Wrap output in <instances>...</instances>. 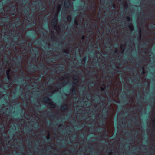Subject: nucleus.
<instances>
[{"instance_id":"48","label":"nucleus","mask_w":155,"mask_h":155,"mask_svg":"<svg viewBox=\"0 0 155 155\" xmlns=\"http://www.w3.org/2000/svg\"><path fill=\"white\" fill-rule=\"evenodd\" d=\"M151 100L153 101H154V98H151Z\"/></svg>"},{"instance_id":"62","label":"nucleus","mask_w":155,"mask_h":155,"mask_svg":"<svg viewBox=\"0 0 155 155\" xmlns=\"http://www.w3.org/2000/svg\"><path fill=\"white\" fill-rule=\"evenodd\" d=\"M22 78L24 79L25 78V77L24 76H22Z\"/></svg>"},{"instance_id":"23","label":"nucleus","mask_w":155,"mask_h":155,"mask_svg":"<svg viewBox=\"0 0 155 155\" xmlns=\"http://www.w3.org/2000/svg\"><path fill=\"white\" fill-rule=\"evenodd\" d=\"M125 132L126 134H129L131 133V131L130 130H127Z\"/></svg>"},{"instance_id":"41","label":"nucleus","mask_w":155,"mask_h":155,"mask_svg":"<svg viewBox=\"0 0 155 155\" xmlns=\"http://www.w3.org/2000/svg\"><path fill=\"white\" fill-rule=\"evenodd\" d=\"M14 38L16 39V40H17L18 39V38L17 36H14Z\"/></svg>"},{"instance_id":"8","label":"nucleus","mask_w":155,"mask_h":155,"mask_svg":"<svg viewBox=\"0 0 155 155\" xmlns=\"http://www.w3.org/2000/svg\"><path fill=\"white\" fill-rule=\"evenodd\" d=\"M74 84L73 85V88L72 90V93L74 94H76V91L75 90V86H76V83L74 82Z\"/></svg>"},{"instance_id":"32","label":"nucleus","mask_w":155,"mask_h":155,"mask_svg":"<svg viewBox=\"0 0 155 155\" xmlns=\"http://www.w3.org/2000/svg\"><path fill=\"white\" fill-rule=\"evenodd\" d=\"M28 45L31 48L32 47V45L31 43H28Z\"/></svg>"},{"instance_id":"12","label":"nucleus","mask_w":155,"mask_h":155,"mask_svg":"<svg viewBox=\"0 0 155 155\" xmlns=\"http://www.w3.org/2000/svg\"><path fill=\"white\" fill-rule=\"evenodd\" d=\"M68 107V106L67 105H63L61 106V110H65L67 109Z\"/></svg>"},{"instance_id":"33","label":"nucleus","mask_w":155,"mask_h":155,"mask_svg":"<svg viewBox=\"0 0 155 155\" xmlns=\"http://www.w3.org/2000/svg\"><path fill=\"white\" fill-rule=\"evenodd\" d=\"M94 64H97V63H98V64H99V62L98 61H94Z\"/></svg>"},{"instance_id":"15","label":"nucleus","mask_w":155,"mask_h":155,"mask_svg":"<svg viewBox=\"0 0 155 155\" xmlns=\"http://www.w3.org/2000/svg\"><path fill=\"white\" fill-rule=\"evenodd\" d=\"M41 40H38V39H37L35 41V43L36 44H37L38 45H39L41 43Z\"/></svg>"},{"instance_id":"28","label":"nucleus","mask_w":155,"mask_h":155,"mask_svg":"<svg viewBox=\"0 0 155 155\" xmlns=\"http://www.w3.org/2000/svg\"><path fill=\"white\" fill-rule=\"evenodd\" d=\"M68 19V21H70L71 20V17L70 16H68L67 17Z\"/></svg>"},{"instance_id":"50","label":"nucleus","mask_w":155,"mask_h":155,"mask_svg":"<svg viewBox=\"0 0 155 155\" xmlns=\"http://www.w3.org/2000/svg\"><path fill=\"white\" fill-rule=\"evenodd\" d=\"M84 38H85V36H84V35H83V36H82V39H83Z\"/></svg>"},{"instance_id":"17","label":"nucleus","mask_w":155,"mask_h":155,"mask_svg":"<svg viewBox=\"0 0 155 155\" xmlns=\"http://www.w3.org/2000/svg\"><path fill=\"white\" fill-rule=\"evenodd\" d=\"M107 100L110 103H112L114 101V100L111 97L108 98Z\"/></svg>"},{"instance_id":"3","label":"nucleus","mask_w":155,"mask_h":155,"mask_svg":"<svg viewBox=\"0 0 155 155\" xmlns=\"http://www.w3.org/2000/svg\"><path fill=\"white\" fill-rule=\"evenodd\" d=\"M43 101L46 103H49V104H50L51 107L53 106L55 107L56 105L54 104H53L52 103L50 102V99L47 97H45L43 99Z\"/></svg>"},{"instance_id":"25","label":"nucleus","mask_w":155,"mask_h":155,"mask_svg":"<svg viewBox=\"0 0 155 155\" xmlns=\"http://www.w3.org/2000/svg\"><path fill=\"white\" fill-rule=\"evenodd\" d=\"M48 114V116L51 117H54V115L53 114H50L49 113Z\"/></svg>"},{"instance_id":"58","label":"nucleus","mask_w":155,"mask_h":155,"mask_svg":"<svg viewBox=\"0 0 155 155\" xmlns=\"http://www.w3.org/2000/svg\"><path fill=\"white\" fill-rule=\"evenodd\" d=\"M139 38L140 39H141V36L140 35V36H139Z\"/></svg>"},{"instance_id":"16","label":"nucleus","mask_w":155,"mask_h":155,"mask_svg":"<svg viewBox=\"0 0 155 155\" xmlns=\"http://www.w3.org/2000/svg\"><path fill=\"white\" fill-rule=\"evenodd\" d=\"M10 71V70H8L7 71V76L8 80H9L10 79V76L9 75Z\"/></svg>"},{"instance_id":"19","label":"nucleus","mask_w":155,"mask_h":155,"mask_svg":"<svg viewBox=\"0 0 155 155\" xmlns=\"http://www.w3.org/2000/svg\"><path fill=\"white\" fill-rule=\"evenodd\" d=\"M56 59H57L55 57H53L51 59L50 61L52 62H54V61H55Z\"/></svg>"},{"instance_id":"24","label":"nucleus","mask_w":155,"mask_h":155,"mask_svg":"<svg viewBox=\"0 0 155 155\" xmlns=\"http://www.w3.org/2000/svg\"><path fill=\"white\" fill-rule=\"evenodd\" d=\"M7 19H4L3 20V21L4 22H7L9 20V17L8 16H7Z\"/></svg>"},{"instance_id":"18","label":"nucleus","mask_w":155,"mask_h":155,"mask_svg":"<svg viewBox=\"0 0 155 155\" xmlns=\"http://www.w3.org/2000/svg\"><path fill=\"white\" fill-rule=\"evenodd\" d=\"M58 68V70L59 71H63L64 69V67L63 66H59Z\"/></svg>"},{"instance_id":"35","label":"nucleus","mask_w":155,"mask_h":155,"mask_svg":"<svg viewBox=\"0 0 155 155\" xmlns=\"http://www.w3.org/2000/svg\"><path fill=\"white\" fill-rule=\"evenodd\" d=\"M150 26L152 27V28H155V25H151Z\"/></svg>"},{"instance_id":"1","label":"nucleus","mask_w":155,"mask_h":155,"mask_svg":"<svg viewBox=\"0 0 155 155\" xmlns=\"http://www.w3.org/2000/svg\"><path fill=\"white\" fill-rule=\"evenodd\" d=\"M108 107H107L103 112V114L102 117V119L100 121L101 124L103 125L106 120L108 113Z\"/></svg>"},{"instance_id":"49","label":"nucleus","mask_w":155,"mask_h":155,"mask_svg":"<svg viewBox=\"0 0 155 155\" xmlns=\"http://www.w3.org/2000/svg\"><path fill=\"white\" fill-rule=\"evenodd\" d=\"M97 137L101 138L102 137V136L101 135H99L97 136Z\"/></svg>"},{"instance_id":"40","label":"nucleus","mask_w":155,"mask_h":155,"mask_svg":"<svg viewBox=\"0 0 155 155\" xmlns=\"http://www.w3.org/2000/svg\"><path fill=\"white\" fill-rule=\"evenodd\" d=\"M2 47L1 48H2V50H4V48H5V46H3L2 45Z\"/></svg>"},{"instance_id":"31","label":"nucleus","mask_w":155,"mask_h":155,"mask_svg":"<svg viewBox=\"0 0 155 155\" xmlns=\"http://www.w3.org/2000/svg\"><path fill=\"white\" fill-rule=\"evenodd\" d=\"M118 49L117 48H115L114 50V52L115 53H117L118 52Z\"/></svg>"},{"instance_id":"53","label":"nucleus","mask_w":155,"mask_h":155,"mask_svg":"<svg viewBox=\"0 0 155 155\" xmlns=\"http://www.w3.org/2000/svg\"><path fill=\"white\" fill-rule=\"evenodd\" d=\"M18 44H19V45H21L22 44V43H21L20 42V41H19L18 42Z\"/></svg>"},{"instance_id":"38","label":"nucleus","mask_w":155,"mask_h":155,"mask_svg":"<svg viewBox=\"0 0 155 155\" xmlns=\"http://www.w3.org/2000/svg\"><path fill=\"white\" fill-rule=\"evenodd\" d=\"M148 45V44H147V42H146L144 43V44H143L142 45V46H145V45Z\"/></svg>"},{"instance_id":"55","label":"nucleus","mask_w":155,"mask_h":155,"mask_svg":"<svg viewBox=\"0 0 155 155\" xmlns=\"http://www.w3.org/2000/svg\"><path fill=\"white\" fill-rule=\"evenodd\" d=\"M109 2L111 3H112L113 2V1L112 0H110L109 1Z\"/></svg>"},{"instance_id":"51","label":"nucleus","mask_w":155,"mask_h":155,"mask_svg":"<svg viewBox=\"0 0 155 155\" xmlns=\"http://www.w3.org/2000/svg\"><path fill=\"white\" fill-rule=\"evenodd\" d=\"M112 6L114 8H115V6L114 4H112Z\"/></svg>"},{"instance_id":"27","label":"nucleus","mask_w":155,"mask_h":155,"mask_svg":"<svg viewBox=\"0 0 155 155\" xmlns=\"http://www.w3.org/2000/svg\"><path fill=\"white\" fill-rule=\"evenodd\" d=\"M126 18L128 21H130L131 19L130 17L129 16H127Z\"/></svg>"},{"instance_id":"2","label":"nucleus","mask_w":155,"mask_h":155,"mask_svg":"<svg viewBox=\"0 0 155 155\" xmlns=\"http://www.w3.org/2000/svg\"><path fill=\"white\" fill-rule=\"evenodd\" d=\"M22 55H20L19 56L17 60L15 61L16 64L18 66H21L22 62Z\"/></svg>"},{"instance_id":"13","label":"nucleus","mask_w":155,"mask_h":155,"mask_svg":"<svg viewBox=\"0 0 155 155\" xmlns=\"http://www.w3.org/2000/svg\"><path fill=\"white\" fill-rule=\"evenodd\" d=\"M58 145L61 148L65 147H66L65 143H59Z\"/></svg>"},{"instance_id":"21","label":"nucleus","mask_w":155,"mask_h":155,"mask_svg":"<svg viewBox=\"0 0 155 155\" xmlns=\"http://www.w3.org/2000/svg\"><path fill=\"white\" fill-rule=\"evenodd\" d=\"M38 4L39 5H44V4L42 3L41 0H39L38 2Z\"/></svg>"},{"instance_id":"5","label":"nucleus","mask_w":155,"mask_h":155,"mask_svg":"<svg viewBox=\"0 0 155 155\" xmlns=\"http://www.w3.org/2000/svg\"><path fill=\"white\" fill-rule=\"evenodd\" d=\"M17 141L21 144V145L18 146L17 148H19V149H21L22 151L24 150V146L22 144L23 141L21 140H20L18 139H17Z\"/></svg>"},{"instance_id":"10","label":"nucleus","mask_w":155,"mask_h":155,"mask_svg":"<svg viewBox=\"0 0 155 155\" xmlns=\"http://www.w3.org/2000/svg\"><path fill=\"white\" fill-rule=\"evenodd\" d=\"M57 18H54L52 21L51 23V25L54 26H56V25L57 24Z\"/></svg>"},{"instance_id":"52","label":"nucleus","mask_w":155,"mask_h":155,"mask_svg":"<svg viewBox=\"0 0 155 155\" xmlns=\"http://www.w3.org/2000/svg\"><path fill=\"white\" fill-rule=\"evenodd\" d=\"M8 59H6V60H5V62H8Z\"/></svg>"},{"instance_id":"56","label":"nucleus","mask_w":155,"mask_h":155,"mask_svg":"<svg viewBox=\"0 0 155 155\" xmlns=\"http://www.w3.org/2000/svg\"><path fill=\"white\" fill-rule=\"evenodd\" d=\"M53 123H50V124H49V125H51V126H53Z\"/></svg>"},{"instance_id":"20","label":"nucleus","mask_w":155,"mask_h":155,"mask_svg":"<svg viewBox=\"0 0 155 155\" xmlns=\"http://www.w3.org/2000/svg\"><path fill=\"white\" fill-rule=\"evenodd\" d=\"M18 1L21 2H23L24 4H26L28 0H25L24 1H23V0H18Z\"/></svg>"},{"instance_id":"60","label":"nucleus","mask_w":155,"mask_h":155,"mask_svg":"<svg viewBox=\"0 0 155 155\" xmlns=\"http://www.w3.org/2000/svg\"><path fill=\"white\" fill-rule=\"evenodd\" d=\"M21 73H22V74H24V71H21Z\"/></svg>"},{"instance_id":"29","label":"nucleus","mask_w":155,"mask_h":155,"mask_svg":"<svg viewBox=\"0 0 155 155\" xmlns=\"http://www.w3.org/2000/svg\"><path fill=\"white\" fill-rule=\"evenodd\" d=\"M40 67H41L42 68H43L45 67V65L42 63H41V64L40 65Z\"/></svg>"},{"instance_id":"64","label":"nucleus","mask_w":155,"mask_h":155,"mask_svg":"<svg viewBox=\"0 0 155 155\" xmlns=\"http://www.w3.org/2000/svg\"><path fill=\"white\" fill-rule=\"evenodd\" d=\"M29 155H33V154L32 153H31Z\"/></svg>"},{"instance_id":"39","label":"nucleus","mask_w":155,"mask_h":155,"mask_svg":"<svg viewBox=\"0 0 155 155\" xmlns=\"http://www.w3.org/2000/svg\"><path fill=\"white\" fill-rule=\"evenodd\" d=\"M93 155H99V154L97 152H96L94 153Z\"/></svg>"},{"instance_id":"57","label":"nucleus","mask_w":155,"mask_h":155,"mask_svg":"<svg viewBox=\"0 0 155 155\" xmlns=\"http://www.w3.org/2000/svg\"><path fill=\"white\" fill-rule=\"evenodd\" d=\"M7 148H8V147H5V148H4V150H7Z\"/></svg>"},{"instance_id":"36","label":"nucleus","mask_w":155,"mask_h":155,"mask_svg":"<svg viewBox=\"0 0 155 155\" xmlns=\"http://www.w3.org/2000/svg\"><path fill=\"white\" fill-rule=\"evenodd\" d=\"M5 68H3V70L2 71V72L4 73L5 72Z\"/></svg>"},{"instance_id":"9","label":"nucleus","mask_w":155,"mask_h":155,"mask_svg":"<svg viewBox=\"0 0 155 155\" xmlns=\"http://www.w3.org/2000/svg\"><path fill=\"white\" fill-rule=\"evenodd\" d=\"M31 53L32 54H34L36 55H38L39 54V53L38 50L36 49H33L31 51Z\"/></svg>"},{"instance_id":"37","label":"nucleus","mask_w":155,"mask_h":155,"mask_svg":"<svg viewBox=\"0 0 155 155\" xmlns=\"http://www.w3.org/2000/svg\"><path fill=\"white\" fill-rule=\"evenodd\" d=\"M35 24L36 23H35V22H33V23H30V24H29V26H31V25H32V24Z\"/></svg>"},{"instance_id":"61","label":"nucleus","mask_w":155,"mask_h":155,"mask_svg":"<svg viewBox=\"0 0 155 155\" xmlns=\"http://www.w3.org/2000/svg\"><path fill=\"white\" fill-rule=\"evenodd\" d=\"M74 80H75V81H78V79H74Z\"/></svg>"},{"instance_id":"45","label":"nucleus","mask_w":155,"mask_h":155,"mask_svg":"<svg viewBox=\"0 0 155 155\" xmlns=\"http://www.w3.org/2000/svg\"><path fill=\"white\" fill-rule=\"evenodd\" d=\"M128 126L129 127H132V125L131 124H128Z\"/></svg>"},{"instance_id":"54","label":"nucleus","mask_w":155,"mask_h":155,"mask_svg":"<svg viewBox=\"0 0 155 155\" xmlns=\"http://www.w3.org/2000/svg\"><path fill=\"white\" fill-rule=\"evenodd\" d=\"M75 77L78 78V75H76L75 76Z\"/></svg>"},{"instance_id":"63","label":"nucleus","mask_w":155,"mask_h":155,"mask_svg":"<svg viewBox=\"0 0 155 155\" xmlns=\"http://www.w3.org/2000/svg\"><path fill=\"white\" fill-rule=\"evenodd\" d=\"M138 132H139V131L138 130H136V133H137L138 134Z\"/></svg>"},{"instance_id":"11","label":"nucleus","mask_w":155,"mask_h":155,"mask_svg":"<svg viewBox=\"0 0 155 155\" xmlns=\"http://www.w3.org/2000/svg\"><path fill=\"white\" fill-rule=\"evenodd\" d=\"M9 7L12 10L13 12H15V8H16V5L13 4L10 6Z\"/></svg>"},{"instance_id":"30","label":"nucleus","mask_w":155,"mask_h":155,"mask_svg":"<svg viewBox=\"0 0 155 155\" xmlns=\"http://www.w3.org/2000/svg\"><path fill=\"white\" fill-rule=\"evenodd\" d=\"M114 72V71L113 70H110V71L108 72L107 73L109 74H113V73Z\"/></svg>"},{"instance_id":"59","label":"nucleus","mask_w":155,"mask_h":155,"mask_svg":"<svg viewBox=\"0 0 155 155\" xmlns=\"http://www.w3.org/2000/svg\"><path fill=\"white\" fill-rule=\"evenodd\" d=\"M72 122H75V120L74 119H73L72 120H71Z\"/></svg>"},{"instance_id":"4","label":"nucleus","mask_w":155,"mask_h":155,"mask_svg":"<svg viewBox=\"0 0 155 155\" xmlns=\"http://www.w3.org/2000/svg\"><path fill=\"white\" fill-rule=\"evenodd\" d=\"M37 66L36 65H33L31 67L29 66V68L28 69V71L29 72H35L36 70V68Z\"/></svg>"},{"instance_id":"42","label":"nucleus","mask_w":155,"mask_h":155,"mask_svg":"<svg viewBox=\"0 0 155 155\" xmlns=\"http://www.w3.org/2000/svg\"><path fill=\"white\" fill-rule=\"evenodd\" d=\"M33 34L34 33H31V35H29L30 36V37H33L34 35H33Z\"/></svg>"},{"instance_id":"22","label":"nucleus","mask_w":155,"mask_h":155,"mask_svg":"<svg viewBox=\"0 0 155 155\" xmlns=\"http://www.w3.org/2000/svg\"><path fill=\"white\" fill-rule=\"evenodd\" d=\"M45 7H44L42 8H41V10L42 11H44L46 10V5H45Z\"/></svg>"},{"instance_id":"14","label":"nucleus","mask_w":155,"mask_h":155,"mask_svg":"<svg viewBox=\"0 0 155 155\" xmlns=\"http://www.w3.org/2000/svg\"><path fill=\"white\" fill-rule=\"evenodd\" d=\"M67 83V82H64L61 83V84L57 85V87H58V88H59L61 87L62 86H64V84Z\"/></svg>"},{"instance_id":"6","label":"nucleus","mask_w":155,"mask_h":155,"mask_svg":"<svg viewBox=\"0 0 155 155\" xmlns=\"http://www.w3.org/2000/svg\"><path fill=\"white\" fill-rule=\"evenodd\" d=\"M24 13L25 14H27L28 15V17L27 18L30 21H31L32 19V17L33 16V15H31L29 14L28 11L27 12H26V10H25L24 12Z\"/></svg>"},{"instance_id":"46","label":"nucleus","mask_w":155,"mask_h":155,"mask_svg":"<svg viewBox=\"0 0 155 155\" xmlns=\"http://www.w3.org/2000/svg\"><path fill=\"white\" fill-rule=\"evenodd\" d=\"M47 138L48 139H50V135H48V136L47 137Z\"/></svg>"},{"instance_id":"44","label":"nucleus","mask_w":155,"mask_h":155,"mask_svg":"<svg viewBox=\"0 0 155 155\" xmlns=\"http://www.w3.org/2000/svg\"><path fill=\"white\" fill-rule=\"evenodd\" d=\"M19 120H20V119H19V118H16L15 119V121H19Z\"/></svg>"},{"instance_id":"47","label":"nucleus","mask_w":155,"mask_h":155,"mask_svg":"<svg viewBox=\"0 0 155 155\" xmlns=\"http://www.w3.org/2000/svg\"><path fill=\"white\" fill-rule=\"evenodd\" d=\"M65 53H66V54H69V53L68 52V51H66L65 52Z\"/></svg>"},{"instance_id":"7","label":"nucleus","mask_w":155,"mask_h":155,"mask_svg":"<svg viewBox=\"0 0 155 155\" xmlns=\"http://www.w3.org/2000/svg\"><path fill=\"white\" fill-rule=\"evenodd\" d=\"M70 5V3L69 0H66L65 1L64 5L66 8H68Z\"/></svg>"},{"instance_id":"34","label":"nucleus","mask_w":155,"mask_h":155,"mask_svg":"<svg viewBox=\"0 0 155 155\" xmlns=\"http://www.w3.org/2000/svg\"><path fill=\"white\" fill-rule=\"evenodd\" d=\"M74 23L76 24L77 25H78V21H77V20H75L74 21Z\"/></svg>"},{"instance_id":"43","label":"nucleus","mask_w":155,"mask_h":155,"mask_svg":"<svg viewBox=\"0 0 155 155\" xmlns=\"http://www.w3.org/2000/svg\"><path fill=\"white\" fill-rule=\"evenodd\" d=\"M3 126L2 125H0V129H2L3 128Z\"/></svg>"},{"instance_id":"26","label":"nucleus","mask_w":155,"mask_h":155,"mask_svg":"<svg viewBox=\"0 0 155 155\" xmlns=\"http://www.w3.org/2000/svg\"><path fill=\"white\" fill-rule=\"evenodd\" d=\"M86 60V57H84L82 60V61L83 62H85Z\"/></svg>"}]
</instances>
